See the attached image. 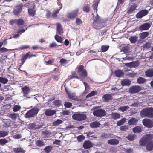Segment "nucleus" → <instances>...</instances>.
<instances>
[{"instance_id":"nucleus-8","label":"nucleus","mask_w":153,"mask_h":153,"mask_svg":"<svg viewBox=\"0 0 153 153\" xmlns=\"http://www.w3.org/2000/svg\"><path fill=\"white\" fill-rule=\"evenodd\" d=\"M141 90V87L139 85H134L131 86L128 89V92L130 94H135L139 92Z\"/></svg>"},{"instance_id":"nucleus-14","label":"nucleus","mask_w":153,"mask_h":153,"mask_svg":"<svg viewBox=\"0 0 153 153\" xmlns=\"http://www.w3.org/2000/svg\"><path fill=\"white\" fill-rule=\"evenodd\" d=\"M57 26L56 31L58 34L59 35H62L63 33V30L61 24L60 23L56 24Z\"/></svg>"},{"instance_id":"nucleus-37","label":"nucleus","mask_w":153,"mask_h":153,"mask_svg":"<svg viewBox=\"0 0 153 153\" xmlns=\"http://www.w3.org/2000/svg\"><path fill=\"white\" fill-rule=\"evenodd\" d=\"M83 83L85 87V89L83 92V94H86L88 93L90 89V87L88 84L85 82H83Z\"/></svg>"},{"instance_id":"nucleus-26","label":"nucleus","mask_w":153,"mask_h":153,"mask_svg":"<svg viewBox=\"0 0 153 153\" xmlns=\"http://www.w3.org/2000/svg\"><path fill=\"white\" fill-rule=\"evenodd\" d=\"M65 90L67 95H68V97L70 99H74V98L75 97V94L71 93L69 91L67 88H65Z\"/></svg>"},{"instance_id":"nucleus-42","label":"nucleus","mask_w":153,"mask_h":153,"mask_svg":"<svg viewBox=\"0 0 153 153\" xmlns=\"http://www.w3.org/2000/svg\"><path fill=\"white\" fill-rule=\"evenodd\" d=\"M97 92L96 91H93L90 92L89 94L87 95L86 96V98H88L94 96L97 94Z\"/></svg>"},{"instance_id":"nucleus-48","label":"nucleus","mask_w":153,"mask_h":153,"mask_svg":"<svg viewBox=\"0 0 153 153\" xmlns=\"http://www.w3.org/2000/svg\"><path fill=\"white\" fill-rule=\"evenodd\" d=\"M136 136V135L135 134H130L126 137V138L130 141H132L134 140Z\"/></svg>"},{"instance_id":"nucleus-31","label":"nucleus","mask_w":153,"mask_h":153,"mask_svg":"<svg viewBox=\"0 0 153 153\" xmlns=\"http://www.w3.org/2000/svg\"><path fill=\"white\" fill-rule=\"evenodd\" d=\"M149 34V32H143L140 34V36L141 39H144L147 37Z\"/></svg>"},{"instance_id":"nucleus-55","label":"nucleus","mask_w":153,"mask_h":153,"mask_svg":"<svg viewBox=\"0 0 153 153\" xmlns=\"http://www.w3.org/2000/svg\"><path fill=\"white\" fill-rule=\"evenodd\" d=\"M109 48L108 46L102 45L101 46V51L102 52H104L107 51Z\"/></svg>"},{"instance_id":"nucleus-16","label":"nucleus","mask_w":153,"mask_h":153,"mask_svg":"<svg viewBox=\"0 0 153 153\" xmlns=\"http://www.w3.org/2000/svg\"><path fill=\"white\" fill-rule=\"evenodd\" d=\"M34 6L32 8H30L28 9V13L29 15L31 17H33L36 14V10Z\"/></svg>"},{"instance_id":"nucleus-56","label":"nucleus","mask_w":153,"mask_h":153,"mask_svg":"<svg viewBox=\"0 0 153 153\" xmlns=\"http://www.w3.org/2000/svg\"><path fill=\"white\" fill-rule=\"evenodd\" d=\"M76 138L77 141L79 142H81L85 138L84 136L83 135H79Z\"/></svg>"},{"instance_id":"nucleus-24","label":"nucleus","mask_w":153,"mask_h":153,"mask_svg":"<svg viewBox=\"0 0 153 153\" xmlns=\"http://www.w3.org/2000/svg\"><path fill=\"white\" fill-rule=\"evenodd\" d=\"M100 125V124L99 122L95 121L91 123L90 126L92 128H95L98 127Z\"/></svg>"},{"instance_id":"nucleus-60","label":"nucleus","mask_w":153,"mask_h":153,"mask_svg":"<svg viewBox=\"0 0 153 153\" xmlns=\"http://www.w3.org/2000/svg\"><path fill=\"white\" fill-rule=\"evenodd\" d=\"M83 23V22L80 18H77L76 19V24L80 25L82 24Z\"/></svg>"},{"instance_id":"nucleus-52","label":"nucleus","mask_w":153,"mask_h":153,"mask_svg":"<svg viewBox=\"0 0 153 153\" xmlns=\"http://www.w3.org/2000/svg\"><path fill=\"white\" fill-rule=\"evenodd\" d=\"M54 105L56 107H59L61 105V101L59 100H56L53 102Z\"/></svg>"},{"instance_id":"nucleus-33","label":"nucleus","mask_w":153,"mask_h":153,"mask_svg":"<svg viewBox=\"0 0 153 153\" xmlns=\"http://www.w3.org/2000/svg\"><path fill=\"white\" fill-rule=\"evenodd\" d=\"M115 74L116 76L118 77H121L123 75L124 73L123 71L120 70H117L115 71Z\"/></svg>"},{"instance_id":"nucleus-12","label":"nucleus","mask_w":153,"mask_h":153,"mask_svg":"<svg viewBox=\"0 0 153 153\" xmlns=\"http://www.w3.org/2000/svg\"><path fill=\"white\" fill-rule=\"evenodd\" d=\"M131 45L129 44L125 45L122 47V51L125 53H128L131 52Z\"/></svg>"},{"instance_id":"nucleus-15","label":"nucleus","mask_w":153,"mask_h":153,"mask_svg":"<svg viewBox=\"0 0 153 153\" xmlns=\"http://www.w3.org/2000/svg\"><path fill=\"white\" fill-rule=\"evenodd\" d=\"M83 146L85 149H88L93 146V144L90 141L86 140L84 142Z\"/></svg>"},{"instance_id":"nucleus-61","label":"nucleus","mask_w":153,"mask_h":153,"mask_svg":"<svg viewBox=\"0 0 153 153\" xmlns=\"http://www.w3.org/2000/svg\"><path fill=\"white\" fill-rule=\"evenodd\" d=\"M132 67H136L138 66L139 65L138 61H133L131 62Z\"/></svg>"},{"instance_id":"nucleus-58","label":"nucleus","mask_w":153,"mask_h":153,"mask_svg":"<svg viewBox=\"0 0 153 153\" xmlns=\"http://www.w3.org/2000/svg\"><path fill=\"white\" fill-rule=\"evenodd\" d=\"M128 125H124L120 126V128L121 131H126L128 129Z\"/></svg>"},{"instance_id":"nucleus-47","label":"nucleus","mask_w":153,"mask_h":153,"mask_svg":"<svg viewBox=\"0 0 153 153\" xmlns=\"http://www.w3.org/2000/svg\"><path fill=\"white\" fill-rule=\"evenodd\" d=\"M53 147L51 146H46L44 149V150L46 153H49L52 149Z\"/></svg>"},{"instance_id":"nucleus-20","label":"nucleus","mask_w":153,"mask_h":153,"mask_svg":"<svg viewBox=\"0 0 153 153\" xmlns=\"http://www.w3.org/2000/svg\"><path fill=\"white\" fill-rule=\"evenodd\" d=\"M112 95L111 94H105L102 97V100L105 102L109 101L112 99Z\"/></svg>"},{"instance_id":"nucleus-39","label":"nucleus","mask_w":153,"mask_h":153,"mask_svg":"<svg viewBox=\"0 0 153 153\" xmlns=\"http://www.w3.org/2000/svg\"><path fill=\"white\" fill-rule=\"evenodd\" d=\"M36 145L39 147H41L45 145L44 142L40 140H37L36 143Z\"/></svg>"},{"instance_id":"nucleus-62","label":"nucleus","mask_w":153,"mask_h":153,"mask_svg":"<svg viewBox=\"0 0 153 153\" xmlns=\"http://www.w3.org/2000/svg\"><path fill=\"white\" fill-rule=\"evenodd\" d=\"M72 106V104L71 103L66 102L64 103V106L66 108H69Z\"/></svg>"},{"instance_id":"nucleus-35","label":"nucleus","mask_w":153,"mask_h":153,"mask_svg":"<svg viewBox=\"0 0 153 153\" xmlns=\"http://www.w3.org/2000/svg\"><path fill=\"white\" fill-rule=\"evenodd\" d=\"M22 91L24 94H27L30 92V89L28 87L26 86L22 88Z\"/></svg>"},{"instance_id":"nucleus-59","label":"nucleus","mask_w":153,"mask_h":153,"mask_svg":"<svg viewBox=\"0 0 153 153\" xmlns=\"http://www.w3.org/2000/svg\"><path fill=\"white\" fill-rule=\"evenodd\" d=\"M151 43L149 42H146L143 45V47L144 48L146 49H148L150 48L151 47Z\"/></svg>"},{"instance_id":"nucleus-30","label":"nucleus","mask_w":153,"mask_h":153,"mask_svg":"<svg viewBox=\"0 0 153 153\" xmlns=\"http://www.w3.org/2000/svg\"><path fill=\"white\" fill-rule=\"evenodd\" d=\"M90 5L88 4H85L84 5L82 9L83 11L86 13H88L90 11Z\"/></svg>"},{"instance_id":"nucleus-49","label":"nucleus","mask_w":153,"mask_h":153,"mask_svg":"<svg viewBox=\"0 0 153 153\" xmlns=\"http://www.w3.org/2000/svg\"><path fill=\"white\" fill-rule=\"evenodd\" d=\"M111 135L109 134L103 133L102 134L101 137L102 139H107L109 138Z\"/></svg>"},{"instance_id":"nucleus-43","label":"nucleus","mask_w":153,"mask_h":153,"mask_svg":"<svg viewBox=\"0 0 153 153\" xmlns=\"http://www.w3.org/2000/svg\"><path fill=\"white\" fill-rule=\"evenodd\" d=\"M16 24L18 26H22L24 24V21L22 19H19L16 20Z\"/></svg>"},{"instance_id":"nucleus-9","label":"nucleus","mask_w":153,"mask_h":153,"mask_svg":"<svg viewBox=\"0 0 153 153\" xmlns=\"http://www.w3.org/2000/svg\"><path fill=\"white\" fill-rule=\"evenodd\" d=\"M143 124L148 128H152L153 127V121L149 119H144L142 121Z\"/></svg>"},{"instance_id":"nucleus-22","label":"nucleus","mask_w":153,"mask_h":153,"mask_svg":"<svg viewBox=\"0 0 153 153\" xmlns=\"http://www.w3.org/2000/svg\"><path fill=\"white\" fill-rule=\"evenodd\" d=\"M13 150L14 153H25V151L21 147L13 148Z\"/></svg>"},{"instance_id":"nucleus-46","label":"nucleus","mask_w":153,"mask_h":153,"mask_svg":"<svg viewBox=\"0 0 153 153\" xmlns=\"http://www.w3.org/2000/svg\"><path fill=\"white\" fill-rule=\"evenodd\" d=\"M137 37L136 36H131L129 38V40L131 43H134L137 41Z\"/></svg>"},{"instance_id":"nucleus-41","label":"nucleus","mask_w":153,"mask_h":153,"mask_svg":"<svg viewBox=\"0 0 153 153\" xmlns=\"http://www.w3.org/2000/svg\"><path fill=\"white\" fill-rule=\"evenodd\" d=\"M129 108V107L128 106H121L119 108L118 110L119 111L124 112L126 111Z\"/></svg>"},{"instance_id":"nucleus-32","label":"nucleus","mask_w":153,"mask_h":153,"mask_svg":"<svg viewBox=\"0 0 153 153\" xmlns=\"http://www.w3.org/2000/svg\"><path fill=\"white\" fill-rule=\"evenodd\" d=\"M121 84L123 86H129L131 84V81L128 79H124L121 81Z\"/></svg>"},{"instance_id":"nucleus-5","label":"nucleus","mask_w":153,"mask_h":153,"mask_svg":"<svg viewBox=\"0 0 153 153\" xmlns=\"http://www.w3.org/2000/svg\"><path fill=\"white\" fill-rule=\"evenodd\" d=\"M152 139V137L150 134H147L143 137L139 141V143L141 145L145 146Z\"/></svg>"},{"instance_id":"nucleus-6","label":"nucleus","mask_w":153,"mask_h":153,"mask_svg":"<svg viewBox=\"0 0 153 153\" xmlns=\"http://www.w3.org/2000/svg\"><path fill=\"white\" fill-rule=\"evenodd\" d=\"M93 114L97 117L105 116L106 115V111L104 110L101 109H95L93 112Z\"/></svg>"},{"instance_id":"nucleus-45","label":"nucleus","mask_w":153,"mask_h":153,"mask_svg":"<svg viewBox=\"0 0 153 153\" xmlns=\"http://www.w3.org/2000/svg\"><path fill=\"white\" fill-rule=\"evenodd\" d=\"M126 120V118H123L117 122V125L118 126L122 125L125 122Z\"/></svg>"},{"instance_id":"nucleus-57","label":"nucleus","mask_w":153,"mask_h":153,"mask_svg":"<svg viewBox=\"0 0 153 153\" xmlns=\"http://www.w3.org/2000/svg\"><path fill=\"white\" fill-rule=\"evenodd\" d=\"M8 141L5 139H0V145L3 146L7 143Z\"/></svg>"},{"instance_id":"nucleus-36","label":"nucleus","mask_w":153,"mask_h":153,"mask_svg":"<svg viewBox=\"0 0 153 153\" xmlns=\"http://www.w3.org/2000/svg\"><path fill=\"white\" fill-rule=\"evenodd\" d=\"M146 80L142 77H139L137 79V82L139 84H143L146 82Z\"/></svg>"},{"instance_id":"nucleus-25","label":"nucleus","mask_w":153,"mask_h":153,"mask_svg":"<svg viewBox=\"0 0 153 153\" xmlns=\"http://www.w3.org/2000/svg\"><path fill=\"white\" fill-rule=\"evenodd\" d=\"M29 127L30 128L37 129L41 128L42 126L41 125H37L35 123H32L30 125Z\"/></svg>"},{"instance_id":"nucleus-50","label":"nucleus","mask_w":153,"mask_h":153,"mask_svg":"<svg viewBox=\"0 0 153 153\" xmlns=\"http://www.w3.org/2000/svg\"><path fill=\"white\" fill-rule=\"evenodd\" d=\"M8 81V80L5 78L0 77V82L5 84L7 83Z\"/></svg>"},{"instance_id":"nucleus-23","label":"nucleus","mask_w":153,"mask_h":153,"mask_svg":"<svg viewBox=\"0 0 153 153\" xmlns=\"http://www.w3.org/2000/svg\"><path fill=\"white\" fill-rule=\"evenodd\" d=\"M107 143L109 144L115 145L119 143V141L116 139H111L108 140Z\"/></svg>"},{"instance_id":"nucleus-1","label":"nucleus","mask_w":153,"mask_h":153,"mask_svg":"<svg viewBox=\"0 0 153 153\" xmlns=\"http://www.w3.org/2000/svg\"><path fill=\"white\" fill-rule=\"evenodd\" d=\"M140 115L142 117L153 118V108H145L140 111Z\"/></svg>"},{"instance_id":"nucleus-63","label":"nucleus","mask_w":153,"mask_h":153,"mask_svg":"<svg viewBox=\"0 0 153 153\" xmlns=\"http://www.w3.org/2000/svg\"><path fill=\"white\" fill-rule=\"evenodd\" d=\"M21 108V107L17 105H16L14 106L13 108V111L14 112L17 111H19Z\"/></svg>"},{"instance_id":"nucleus-4","label":"nucleus","mask_w":153,"mask_h":153,"mask_svg":"<svg viewBox=\"0 0 153 153\" xmlns=\"http://www.w3.org/2000/svg\"><path fill=\"white\" fill-rule=\"evenodd\" d=\"M73 119L77 121H82L85 120L87 118L86 115L80 114L79 112L75 113L72 115Z\"/></svg>"},{"instance_id":"nucleus-29","label":"nucleus","mask_w":153,"mask_h":153,"mask_svg":"<svg viewBox=\"0 0 153 153\" xmlns=\"http://www.w3.org/2000/svg\"><path fill=\"white\" fill-rule=\"evenodd\" d=\"M145 75L147 76L152 77L153 76V69H149L145 72Z\"/></svg>"},{"instance_id":"nucleus-64","label":"nucleus","mask_w":153,"mask_h":153,"mask_svg":"<svg viewBox=\"0 0 153 153\" xmlns=\"http://www.w3.org/2000/svg\"><path fill=\"white\" fill-rule=\"evenodd\" d=\"M59 62L61 64H64L67 63L68 62L67 60L66 59L64 58H62L60 60Z\"/></svg>"},{"instance_id":"nucleus-54","label":"nucleus","mask_w":153,"mask_h":153,"mask_svg":"<svg viewBox=\"0 0 153 153\" xmlns=\"http://www.w3.org/2000/svg\"><path fill=\"white\" fill-rule=\"evenodd\" d=\"M18 114H17L13 113L12 114H10L9 117L11 118L12 120H14L16 119L17 117Z\"/></svg>"},{"instance_id":"nucleus-10","label":"nucleus","mask_w":153,"mask_h":153,"mask_svg":"<svg viewBox=\"0 0 153 153\" xmlns=\"http://www.w3.org/2000/svg\"><path fill=\"white\" fill-rule=\"evenodd\" d=\"M149 11L146 9H144L140 11L136 15V17L137 19H141L147 15Z\"/></svg>"},{"instance_id":"nucleus-51","label":"nucleus","mask_w":153,"mask_h":153,"mask_svg":"<svg viewBox=\"0 0 153 153\" xmlns=\"http://www.w3.org/2000/svg\"><path fill=\"white\" fill-rule=\"evenodd\" d=\"M8 134V133L4 131H0V137H4Z\"/></svg>"},{"instance_id":"nucleus-2","label":"nucleus","mask_w":153,"mask_h":153,"mask_svg":"<svg viewBox=\"0 0 153 153\" xmlns=\"http://www.w3.org/2000/svg\"><path fill=\"white\" fill-rule=\"evenodd\" d=\"M39 111L37 107H35L29 110L25 114V118H29L34 117L36 116Z\"/></svg>"},{"instance_id":"nucleus-38","label":"nucleus","mask_w":153,"mask_h":153,"mask_svg":"<svg viewBox=\"0 0 153 153\" xmlns=\"http://www.w3.org/2000/svg\"><path fill=\"white\" fill-rule=\"evenodd\" d=\"M54 37L55 39L57 41V42L61 43H62L63 39L62 37L56 34L55 35Z\"/></svg>"},{"instance_id":"nucleus-3","label":"nucleus","mask_w":153,"mask_h":153,"mask_svg":"<svg viewBox=\"0 0 153 153\" xmlns=\"http://www.w3.org/2000/svg\"><path fill=\"white\" fill-rule=\"evenodd\" d=\"M84 68V66L82 65H80L78 68L77 72L80 77L85 78L87 76V71Z\"/></svg>"},{"instance_id":"nucleus-27","label":"nucleus","mask_w":153,"mask_h":153,"mask_svg":"<svg viewBox=\"0 0 153 153\" xmlns=\"http://www.w3.org/2000/svg\"><path fill=\"white\" fill-rule=\"evenodd\" d=\"M142 128L140 126H136L132 129V131L134 133H140L142 131Z\"/></svg>"},{"instance_id":"nucleus-40","label":"nucleus","mask_w":153,"mask_h":153,"mask_svg":"<svg viewBox=\"0 0 153 153\" xmlns=\"http://www.w3.org/2000/svg\"><path fill=\"white\" fill-rule=\"evenodd\" d=\"M102 22L103 23L102 21L101 17L99 16L97 14L96 16L94 18V22Z\"/></svg>"},{"instance_id":"nucleus-21","label":"nucleus","mask_w":153,"mask_h":153,"mask_svg":"<svg viewBox=\"0 0 153 153\" xmlns=\"http://www.w3.org/2000/svg\"><path fill=\"white\" fill-rule=\"evenodd\" d=\"M56 112L55 110H52L50 109L46 110L45 114L47 116H51L53 115Z\"/></svg>"},{"instance_id":"nucleus-19","label":"nucleus","mask_w":153,"mask_h":153,"mask_svg":"<svg viewBox=\"0 0 153 153\" xmlns=\"http://www.w3.org/2000/svg\"><path fill=\"white\" fill-rule=\"evenodd\" d=\"M102 22H93V27L94 28L96 29H100L102 27Z\"/></svg>"},{"instance_id":"nucleus-18","label":"nucleus","mask_w":153,"mask_h":153,"mask_svg":"<svg viewBox=\"0 0 153 153\" xmlns=\"http://www.w3.org/2000/svg\"><path fill=\"white\" fill-rule=\"evenodd\" d=\"M138 120L135 118H132L129 120L128 124L129 125H136L137 123Z\"/></svg>"},{"instance_id":"nucleus-44","label":"nucleus","mask_w":153,"mask_h":153,"mask_svg":"<svg viewBox=\"0 0 153 153\" xmlns=\"http://www.w3.org/2000/svg\"><path fill=\"white\" fill-rule=\"evenodd\" d=\"M63 121L61 120L58 119L52 123L53 126H56L62 123Z\"/></svg>"},{"instance_id":"nucleus-13","label":"nucleus","mask_w":153,"mask_h":153,"mask_svg":"<svg viewBox=\"0 0 153 153\" xmlns=\"http://www.w3.org/2000/svg\"><path fill=\"white\" fill-rule=\"evenodd\" d=\"M151 27L150 24L149 23H145L140 26L139 27V29L141 31L147 30Z\"/></svg>"},{"instance_id":"nucleus-34","label":"nucleus","mask_w":153,"mask_h":153,"mask_svg":"<svg viewBox=\"0 0 153 153\" xmlns=\"http://www.w3.org/2000/svg\"><path fill=\"white\" fill-rule=\"evenodd\" d=\"M111 118L113 119L116 120L120 118V114L117 113H112L111 114Z\"/></svg>"},{"instance_id":"nucleus-28","label":"nucleus","mask_w":153,"mask_h":153,"mask_svg":"<svg viewBox=\"0 0 153 153\" xmlns=\"http://www.w3.org/2000/svg\"><path fill=\"white\" fill-rule=\"evenodd\" d=\"M146 148L148 150L151 151L153 149V142L149 141L147 143Z\"/></svg>"},{"instance_id":"nucleus-17","label":"nucleus","mask_w":153,"mask_h":153,"mask_svg":"<svg viewBox=\"0 0 153 153\" xmlns=\"http://www.w3.org/2000/svg\"><path fill=\"white\" fill-rule=\"evenodd\" d=\"M137 7V4H134L131 6L127 9V13L128 14H130L134 11Z\"/></svg>"},{"instance_id":"nucleus-53","label":"nucleus","mask_w":153,"mask_h":153,"mask_svg":"<svg viewBox=\"0 0 153 153\" xmlns=\"http://www.w3.org/2000/svg\"><path fill=\"white\" fill-rule=\"evenodd\" d=\"M98 4V3L97 1L94 2L93 4L92 5L93 9L94 10H96V12L97 13V8Z\"/></svg>"},{"instance_id":"nucleus-11","label":"nucleus","mask_w":153,"mask_h":153,"mask_svg":"<svg viewBox=\"0 0 153 153\" xmlns=\"http://www.w3.org/2000/svg\"><path fill=\"white\" fill-rule=\"evenodd\" d=\"M23 5L22 4L16 6L14 9L13 13L15 15H19L22 10Z\"/></svg>"},{"instance_id":"nucleus-7","label":"nucleus","mask_w":153,"mask_h":153,"mask_svg":"<svg viewBox=\"0 0 153 153\" xmlns=\"http://www.w3.org/2000/svg\"><path fill=\"white\" fill-rule=\"evenodd\" d=\"M79 12V10L78 9H76L72 12L68 13L67 17L70 19H74L78 16Z\"/></svg>"}]
</instances>
